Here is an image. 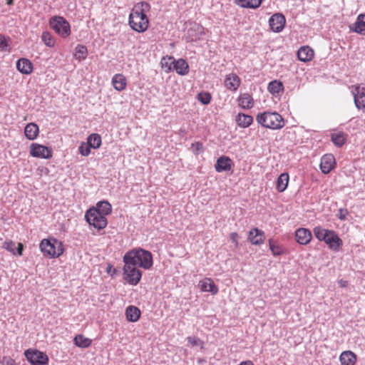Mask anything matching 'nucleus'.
Listing matches in <instances>:
<instances>
[{
  "mask_svg": "<svg viewBox=\"0 0 365 365\" xmlns=\"http://www.w3.org/2000/svg\"><path fill=\"white\" fill-rule=\"evenodd\" d=\"M125 264L139 266L148 269L153 266V257L150 252L141 248L134 249L128 252L123 257Z\"/></svg>",
  "mask_w": 365,
  "mask_h": 365,
  "instance_id": "f257e3e1",
  "label": "nucleus"
},
{
  "mask_svg": "<svg viewBox=\"0 0 365 365\" xmlns=\"http://www.w3.org/2000/svg\"><path fill=\"white\" fill-rule=\"evenodd\" d=\"M257 122L262 126L272 129H280L284 125L283 118L276 112L265 111L256 117Z\"/></svg>",
  "mask_w": 365,
  "mask_h": 365,
  "instance_id": "f03ea898",
  "label": "nucleus"
},
{
  "mask_svg": "<svg viewBox=\"0 0 365 365\" xmlns=\"http://www.w3.org/2000/svg\"><path fill=\"white\" fill-rule=\"evenodd\" d=\"M40 250L43 255L51 258L58 257L64 250L62 243L55 238L43 239L40 243Z\"/></svg>",
  "mask_w": 365,
  "mask_h": 365,
  "instance_id": "7ed1b4c3",
  "label": "nucleus"
},
{
  "mask_svg": "<svg viewBox=\"0 0 365 365\" xmlns=\"http://www.w3.org/2000/svg\"><path fill=\"white\" fill-rule=\"evenodd\" d=\"M49 26L58 35L62 38H67L71 35L70 24L63 16H52L49 19Z\"/></svg>",
  "mask_w": 365,
  "mask_h": 365,
  "instance_id": "20e7f679",
  "label": "nucleus"
},
{
  "mask_svg": "<svg viewBox=\"0 0 365 365\" xmlns=\"http://www.w3.org/2000/svg\"><path fill=\"white\" fill-rule=\"evenodd\" d=\"M128 23L133 30L142 33L148 29L149 21L146 14L140 15L132 9L129 14Z\"/></svg>",
  "mask_w": 365,
  "mask_h": 365,
  "instance_id": "39448f33",
  "label": "nucleus"
},
{
  "mask_svg": "<svg viewBox=\"0 0 365 365\" xmlns=\"http://www.w3.org/2000/svg\"><path fill=\"white\" fill-rule=\"evenodd\" d=\"M85 218L90 225H92L98 230L104 229L108 225L106 217L91 208L86 212Z\"/></svg>",
  "mask_w": 365,
  "mask_h": 365,
  "instance_id": "423d86ee",
  "label": "nucleus"
},
{
  "mask_svg": "<svg viewBox=\"0 0 365 365\" xmlns=\"http://www.w3.org/2000/svg\"><path fill=\"white\" fill-rule=\"evenodd\" d=\"M124 279L132 285H137L142 277V272L130 264H125L123 267Z\"/></svg>",
  "mask_w": 365,
  "mask_h": 365,
  "instance_id": "0eeeda50",
  "label": "nucleus"
},
{
  "mask_svg": "<svg viewBox=\"0 0 365 365\" xmlns=\"http://www.w3.org/2000/svg\"><path fill=\"white\" fill-rule=\"evenodd\" d=\"M24 354L33 365H48V357L41 351L28 349L25 351Z\"/></svg>",
  "mask_w": 365,
  "mask_h": 365,
  "instance_id": "6e6552de",
  "label": "nucleus"
},
{
  "mask_svg": "<svg viewBox=\"0 0 365 365\" xmlns=\"http://www.w3.org/2000/svg\"><path fill=\"white\" fill-rule=\"evenodd\" d=\"M351 93L354 96V102L358 110L365 109V86L354 85L351 86Z\"/></svg>",
  "mask_w": 365,
  "mask_h": 365,
  "instance_id": "1a4fd4ad",
  "label": "nucleus"
},
{
  "mask_svg": "<svg viewBox=\"0 0 365 365\" xmlns=\"http://www.w3.org/2000/svg\"><path fill=\"white\" fill-rule=\"evenodd\" d=\"M30 155L34 158L49 159L52 157V150L45 145L38 143H31L30 145Z\"/></svg>",
  "mask_w": 365,
  "mask_h": 365,
  "instance_id": "9d476101",
  "label": "nucleus"
},
{
  "mask_svg": "<svg viewBox=\"0 0 365 365\" xmlns=\"http://www.w3.org/2000/svg\"><path fill=\"white\" fill-rule=\"evenodd\" d=\"M285 24V17L280 13L273 14L269 19L270 29L275 33L281 32L284 28Z\"/></svg>",
  "mask_w": 365,
  "mask_h": 365,
  "instance_id": "9b49d317",
  "label": "nucleus"
},
{
  "mask_svg": "<svg viewBox=\"0 0 365 365\" xmlns=\"http://www.w3.org/2000/svg\"><path fill=\"white\" fill-rule=\"evenodd\" d=\"M335 164V158L332 154L324 155L321 158L320 170L324 174H328L334 168Z\"/></svg>",
  "mask_w": 365,
  "mask_h": 365,
  "instance_id": "f8f14e48",
  "label": "nucleus"
},
{
  "mask_svg": "<svg viewBox=\"0 0 365 365\" xmlns=\"http://www.w3.org/2000/svg\"><path fill=\"white\" fill-rule=\"evenodd\" d=\"M233 166L232 160L229 157L223 155L217 158L215 168L217 173H222L231 170Z\"/></svg>",
  "mask_w": 365,
  "mask_h": 365,
  "instance_id": "ddd939ff",
  "label": "nucleus"
},
{
  "mask_svg": "<svg viewBox=\"0 0 365 365\" xmlns=\"http://www.w3.org/2000/svg\"><path fill=\"white\" fill-rule=\"evenodd\" d=\"M204 34L203 27L198 24H193L187 31L186 38L188 41H196Z\"/></svg>",
  "mask_w": 365,
  "mask_h": 365,
  "instance_id": "4468645a",
  "label": "nucleus"
},
{
  "mask_svg": "<svg viewBox=\"0 0 365 365\" xmlns=\"http://www.w3.org/2000/svg\"><path fill=\"white\" fill-rule=\"evenodd\" d=\"M248 239L252 245H261L264 242L265 235L264 231L255 227L250 230Z\"/></svg>",
  "mask_w": 365,
  "mask_h": 365,
  "instance_id": "2eb2a0df",
  "label": "nucleus"
},
{
  "mask_svg": "<svg viewBox=\"0 0 365 365\" xmlns=\"http://www.w3.org/2000/svg\"><path fill=\"white\" fill-rule=\"evenodd\" d=\"M324 242L329 249L335 252L339 251L343 245L342 240L334 230L331 232Z\"/></svg>",
  "mask_w": 365,
  "mask_h": 365,
  "instance_id": "dca6fc26",
  "label": "nucleus"
},
{
  "mask_svg": "<svg viewBox=\"0 0 365 365\" xmlns=\"http://www.w3.org/2000/svg\"><path fill=\"white\" fill-rule=\"evenodd\" d=\"M312 237L310 230L307 228H299L295 231L296 240L300 245H307L311 241Z\"/></svg>",
  "mask_w": 365,
  "mask_h": 365,
  "instance_id": "f3484780",
  "label": "nucleus"
},
{
  "mask_svg": "<svg viewBox=\"0 0 365 365\" xmlns=\"http://www.w3.org/2000/svg\"><path fill=\"white\" fill-rule=\"evenodd\" d=\"M199 287L202 292H208L213 295L217 294L219 291L213 280L207 277L200 281Z\"/></svg>",
  "mask_w": 365,
  "mask_h": 365,
  "instance_id": "a211bd4d",
  "label": "nucleus"
},
{
  "mask_svg": "<svg viewBox=\"0 0 365 365\" xmlns=\"http://www.w3.org/2000/svg\"><path fill=\"white\" fill-rule=\"evenodd\" d=\"M349 28L353 32L365 36V14H359L356 21Z\"/></svg>",
  "mask_w": 365,
  "mask_h": 365,
  "instance_id": "6ab92c4d",
  "label": "nucleus"
},
{
  "mask_svg": "<svg viewBox=\"0 0 365 365\" xmlns=\"http://www.w3.org/2000/svg\"><path fill=\"white\" fill-rule=\"evenodd\" d=\"M241 80L235 73H230L225 79V86L230 91H235L240 87Z\"/></svg>",
  "mask_w": 365,
  "mask_h": 365,
  "instance_id": "aec40b11",
  "label": "nucleus"
},
{
  "mask_svg": "<svg viewBox=\"0 0 365 365\" xmlns=\"http://www.w3.org/2000/svg\"><path fill=\"white\" fill-rule=\"evenodd\" d=\"M16 68L20 73L29 75L33 71V64L29 59L21 58L16 61Z\"/></svg>",
  "mask_w": 365,
  "mask_h": 365,
  "instance_id": "412c9836",
  "label": "nucleus"
},
{
  "mask_svg": "<svg viewBox=\"0 0 365 365\" xmlns=\"http://www.w3.org/2000/svg\"><path fill=\"white\" fill-rule=\"evenodd\" d=\"M297 57L302 62H308L314 57V51L308 46H304L299 48Z\"/></svg>",
  "mask_w": 365,
  "mask_h": 365,
  "instance_id": "4be33fe9",
  "label": "nucleus"
},
{
  "mask_svg": "<svg viewBox=\"0 0 365 365\" xmlns=\"http://www.w3.org/2000/svg\"><path fill=\"white\" fill-rule=\"evenodd\" d=\"M173 71H175L176 73L180 76H185L189 72L188 63L183 58L175 60V63L174 65H173Z\"/></svg>",
  "mask_w": 365,
  "mask_h": 365,
  "instance_id": "5701e85b",
  "label": "nucleus"
},
{
  "mask_svg": "<svg viewBox=\"0 0 365 365\" xmlns=\"http://www.w3.org/2000/svg\"><path fill=\"white\" fill-rule=\"evenodd\" d=\"M39 133V128L34 123H28L24 128V134L27 139L35 140Z\"/></svg>",
  "mask_w": 365,
  "mask_h": 365,
  "instance_id": "b1692460",
  "label": "nucleus"
},
{
  "mask_svg": "<svg viewBox=\"0 0 365 365\" xmlns=\"http://www.w3.org/2000/svg\"><path fill=\"white\" fill-rule=\"evenodd\" d=\"M237 125L242 128L249 127L253 122V118L247 114L240 113L235 118Z\"/></svg>",
  "mask_w": 365,
  "mask_h": 365,
  "instance_id": "393cba45",
  "label": "nucleus"
},
{
  "mask_svg": "<svg viewBox=\"0 0 365 365\" xmlns=\"http://www.w3.org/2000/svg\"><path fill=\"white\" fill-rule=\"evenodd\" d=\"M98 211V212L105 217L112 212L111 205L108 201H101L96 204V207L91 208Z\"/></svg>",
  "mask_w": 365,
  "mask_h": 365,
  "instance_id": "a878e982",
  "label": "nucleus"
},
{
  "mask_svg": "<svg viewBox=\"0 0 365 365\" xmlns=\"http://www.w3.org/2000/svg\"><path fill=\"white\" fill-rule=\"evenodd\" d=\"M356 359V355L351 351H343L339 356L342 365H354Z\"/></svg>",
  "mask_w": 365,
  "mask_h": 365,
  "instance_id": "bb28decb",
  "label": "nucleus"
},
{
  "mask_svg": "<svg viewBox=\"0 0 365 365\" xmlns=\"http://www.w3.org/2000/svg\"><path fill=\"white\" fill-rule=\"evenodd\" d=\"M239 106L244 108H251L254 106V100L252 97L247 93L241 94L238 98Z\"/></svg>",
  "mask_w": 365,
  "mask_h": 365,
  "instance_id": "cd10ccee",
  "label": "nucleus"
},
{
  "mask_svg": "<svg viewBox=\"0 0 365 365\" xmlns=\"http://www.w3.org/2000/svg\"><path fill=\"white\" fill-rule=\"evenodd\" d=\"M126 318L129 322H135L140 317V310L134 306H129L125 310Z\"/></svg>",
  "mask_w": 365,
  "mask_h": 365,
  "instance_id": "c85d7f7f",
  "label": "nucleus"
},
{
  "mask_svg": "<svg viewBox=\"0 0 365 365\" xmlns=\"http://www.w3.org/2000/svg\"><path fill=\"white\" fill-rule=\"evenodd\" d=\"M347 135L344 132L332 133L330 135L331 140L338 148L344 145L346 140Z\"/></svg>",
  "mask_w": 365,
  "mask_h": 365,
  "instance_id": "c756f323",
  "label": "nucleus"
},
{
  "mask_svg": "<svg viewBox=\"0 0 365 365\" xmlns=\"http://www.w3.org/2000/svg\"><path fill=\"white\" fill-rule=\"evenodd\" d=\"M112 83L116 91H121L125 88L126 80L121 74H115L112 78Z\"/></svg>",
  "mask_w": 365,
  "mask_h": 365,
  "instance_id": "7c9ffc66",
  "label": "nucleus"
},
{
  "mask_svg": "<svg viewBox=\"0 0 365 365\" xmlns=\"http://www.w3.org/2000/svg\"><path fill=\"white\" fill-rule=\"evenodd\" d=\"M289 175L287 173H283L278 177L276 183V188L278 192H284L288 185L289 182Z\"/></svg>",
  "mask_w": 365,
  "mask_h": 365,
  "instance_id": "2f4dec72",
  "label": "nucleus"
},
{
  "mask_svg": "<svg viewBox=\"0 0 365 365\" xmlns=\"http://www.w3.org/2000/svg\"><path fill=\"white\" fill-rule=\"evenodd\" d=\"M332 230H327L321 226H317L314 228L313 232L315 237L319 241H324L327 240L329 235Z\"/></svg>",
  "mask_w": 365,
  "mask_h": 365,
  "instance_id": "473e14b6",
  "label": "nucleus"
},
{
  "mask_svg": "<svg viewBox=\"0 0 365 365\" xmlns=\"http://www.w3.org/2000/svg\"><path fill=\"white\" fill-rule=\"evenodd\" d=\"M267 90L272 94H278L284 91V86L281 81L274 80L269 83Z\"/></svg>",
  "mask_w": 365,
  "mask_h": 365,
  "instance_id": "72a5a7b5",
  "label": "nucleus"
},
{
  "mask_svg": "<svg viewBox=\"0 0 365 365\" xmlns=\"http://www.w3.org/2000/svg\"><path fill=\"white\" fill-rule=\"evenodd\" d=\"M263 0H238L237 4L242 8L257 9Z\"/></svg>",
  "mask_w": 365,
  "mask_h": 365,
  "instance_id": "f704fd0d",
  "label": "nucleus"
},
{
  "mask_svg": "<svg viewBox=\"0 0 365 365\" xmlns=\"http://www.w3.org/2000/svg\"><path fill=\"white\" fill-rule=\"evenodd\" d=\"M74 344L81 348H87L91 344V340L82 334H78L74 337Z\"/></svg>",
  "mask_w": 365,
  "mask_h": 365,
  "instance_id": "c9c22d12",
  "label": "nucleus"
},
{
  "mask_svg": "<svg viewBox=\"0 0 365 365\" xmlns=\"http://www.w3.org/2000/svg\"><path fill=\"white\" fill-rule=\"evenodd\" d=\"M88 55V49L86 46L78 44L75 48L74 56L79 61L86 58Z\"/></svg>",
  "mask_w": 365,
  "mask_h": 365,
  "instance_id": "e433bc0d",
  "label": "nucleus"
},
{
  "mask_svg": "<svg viewBox=\"0 0 365 365\" xmlns=\"http://www.w3.org/2000/svg\"><path fill=\"white\" fill-rule=\"evenodd\" d=\"M101 137L99 134L93 133L87 138V143L93 149L98 148L101 145Z\"/></svg>",
  "mask_w": 365,
  "mask_h": 365,
  "instance_id": "4c0bfd02",
  "label": "nucleus"
},
{
  "mask_svg": "<svg viewBox=\"0 0 365 365\" xmlns=\"http://www.w3.org/2000/svg\"><path fill=\"white\" fill-rule=\"evenodd\" d=\"M269 246L272 255L274 256H279L284 253V247L277 244L272 239L269 240Z\"/></svg>",
  "mask_w": 365,
  "mask_h": 365,
  "instance_id": "58836bf2",
  "label": "nucleus"
},
{
  "mask_svg": "<svg viewBox=\"0 0 365 365\" xmlns=\"http://www.w3.org/2000/svg\"><path fill=\"white\" fill-rule=\"evenodd\" d=\"M175 58L173 56L163 57L161 61L162 67L165 69L166 73L173 71V65L175 63Z\"/></svg>",
  "mask_w": 365,
  "mask_h": 365,
  "instance_id": "ea45409f",
  "label": "nucleus"
},
{
  "mask_svg": "<svg viewBox=\"0 0 365 365\" xmlns=\"http://www.w3.org/2000/svg\"><path fill=\"white\" fill-rule=\"evenodd\" d=\"M150 9V4H148L146 1H142V2L138 3L133 8V10L140 13V15L146 14V12L148 11Z\"/></svg>",
  "mask_w": 365,
  "mask_h": 365,
  "instance_id": "a19ab883",
  "label": "nucleus"
},
{
  "mask_svg": "<svg viewBox=\"0 0 365 365\" xmlns=\"http://www.w3.org/2000/svg\"><path fill=\"white\" fill-rule=\"evenodd\" d=\"M41 40L46 46L53 47L55 45V40L50 32L44 31L41 35Z\"/></svg>",
  "mask_w": 365,
  "mask_h": 365,
  "instance_id": "79ce46f5",
  "label": "nucleus"
},
{
  "mask_svg": "<svg viewBox=\"0 0 365 365\" xmlns=\"http://www.w3.org/2000/svg\"><path fill=\"white\" fill-rule=\"evenodd\" d=\"M91 146L88 143H81L78 147L79 153L83 156H88L91 153Z\"/></svg>",
  "mask_w": 365,
  "mask_h": 365,
  "instance_id": "37998d69",
  "label": "nucleus"
},
{
  "mask_svg": "<svg viewBox=\"0 0 365 365\" xmlns=\"http://www.w3.org/2000/svg\"><path fill=\"white\" fill-rule=\"evenodd\" d=\"M197 99L203 105H207L210 103L211 96L207 92L200 93L197 96Z\"/></svg>",
  "mask_w": 365,
  "mask_h": 365,
  "instance_id": "c03bdc74",
  "label": "nucleus"
},
{
  "mask_svg": "<svg viewBox=\"0 0 365 365\" xmlns=\"http://www.w3.org/2000/svg\"><path fill=\"white\" fill-rule=\"evenodd\" d=\"M2 247L11 253L16 255L15 243L12 240H6L2 245Z\"/></svg>",
  "mask_w": 365,
  "mask_h": 365,
  "instance_id": "a18cd8bd",
  "label": "nucleus"
},
{
  "mask_svg": "<svg viewBox=\"0 0 365 365\" xmlns=\"http://www.w3.org/2000/svg\"><path fill=\"white\" fill-rule=\"evenodd\" d=\"M191 148L192 149V152L196 155L202 153L204 150L203 145L200 142H195L192 143Z\"/></svg>",
  "mask_w": 365,
  "mask_h": 365,
  "instance_id": "49530a36",
  "label": "nucleus"
},
{
  "mask_svg": "<svg viewBox=\"0 0 365 365\" xmlns=\"http://www.w3.org/2000/svg\"><path fill=\"white\" fill-rule=\"evenodd\" d=\"M188 343L194 346H202L203 342L198 338L195 336H189L187 338Z\"/></svg>",
  "mask_w": 365,
  "mask_h": 365,
  "instance_id": "de8ad7c7",
  "label": "nucleus"
},
{
  "mask_svg": "<svg viewBox=\"0 0 365 365\" xmlns=\"http://www.w3.org/2000/svg\"><path fill=\"white\" fill-rule=\"evenodd\" d=\"M9 47L7 38L3 34H0V49L1 51H8L7 48Z\"/></svg>",
  "mask_w": 365,
  "mask_h": 365,
  "instance_id": "09e8293b",
  "label": "nucleus"
},
{
  "mask_svg": "<svg viewBox=\"0 0 365 365\" xmlns=\"http://www.w3.org/2000/svg\"><path fill=\"white\" fill-rule=\"evenodd\" d=\"M349 212L345 208H340L338 210L337 217L340 220H345L346 219Z\"/></svg>",
  "mask_w": 365,
  "mask_h": 365,
  "instance_id": "8fccbe9b",
  "label": "nucleus"
},
{
  "mask_svg": "<svg viewBox=\"0 0 365 365\" xmlns=\"http://www.w3.org/2000/svg\"><path fill=\"white\" fill-rule=\"evenodd\" d=\"M106 272L113 277L116 274V269L113 265L108 264L106 267Z\"/></svg>",
  "mask_w": 365,
  "mask_h": 365,
  "instance_id": "3c124183",
  "label": "nucleus"
},
{
  "mask_svg": "<svg viewBox=\"0 0 365 365\" xmlns=\"http://www.w3.org/2000/svg\"><path fill=\"white\" fill-rule=\"evenodd\" d=\"M230 240L232 241V242H235L236 243V245H237V237H238V235L237 233L236 232H232L230 235Z\"/></svg>",
  "mask_w": 365,
  "mask_h": 365,
  "instance_id": "603ef678",
  "label": "nucleus"
},
{
  "mask_svg": "<svg viewBox=\"0 0 365 365\" xmlns=\"http://www.w3.org/2000/svg\"><path fill=\"white\" fill-rule=\"evenodd\" d=\"M338 284L341 287H346L348 286V282L344 279L339 280Z\"/></svg>",
  "mask_w": 365,
  "mask_h": 365,
  "instance_id": "864d4df0",
  "label": "nucleus"
},
{
  "mask_svg": "<svg viewBox=\"0 0 365 365\" xmlns=\"http://www.w3.org/2000/svg\"><path fill=\"white\" fill-rule=\"evenodd\" d=\"M23 249H24V246L21 243H19L18 244V248H17V252L16 253L19 255H22V252H23Z\"/></svg>",
  "mask_w": 365,
  "mask_h": 365,
  "instance_id": "5fc2aeb1",
  "label": "nucleus"
},
{
  "mask_svg": "<svg viewBox=\"0 0 365 365\" xmlns=\"http://www.w3.org/2000/svg\"><path fill=\"white\" fill-rule=\"evenodd\" d=\"M240 365H254L253 362L252 361L247 360L242 361Z\"/></svg>",
  "mask_w": 365,
  "mask_h": 365,
  "instance_id": "6e6d98bb",
  "label": "nucleus"
},
{
  "mask_svg": "<svg viewBox=\"0 0 365 365\" xmlns=\"http://www.w3.org/2000/svg\"><path fill=\"white\" fill-rule=\"evenodd\" d=\"M7 5H12L14 3V0H6Z\"/></svg>",
  "mask_w": 365,
  "mask_h": 365,
  "instance_id": "4d7b16f0",
  "label": "nucleus"
}]
</instances>
